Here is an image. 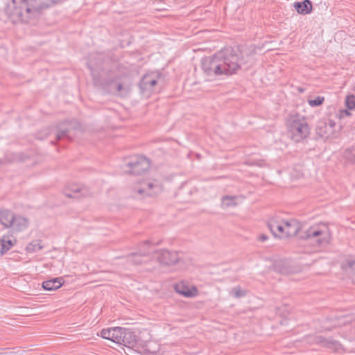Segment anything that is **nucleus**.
Instances as JSON below:
<instances>
[{"label":"nucleus","mask_w":355,"mask_h":355,"mask_svg":"<svg viewBox=\"0 0 355 355\" xmlns=\"http://www.w3.org/2000/svg\"><path fill=\"white\" fill-rule=\"evenodd\" d=\"M95 87L101 88L104 93L119 95L123 90V85L119 81L123 65L111 55L95 53L89 56L87 62Z\"/></svg>","instance_id":"f257e3e1"},{"label":"nucleus","mask_w":355,"mask_h":355,"mask_svg":"<svg viewBox=\"0 0 355 355\" xmlns=\"http://www.w3.org/2000/svg\"><path fill=\"white\" fill-rule=\"evenodd\" d=\"M246 62L239 46L227 47L211 56L203 58L201 67L207 76H230L237 73L242 65Z\"/></svg>","instance_id":"f03ea898"},{"label":"nucleus","mask_w":355,"mask_h":355,"mask_svg":"<svg viewBox=\"0 0 355 355\" xmlns=\"http://www.w3.org/2000/svg\"><path fill=\"white\" fill-rule=\"evenodd\" d=\"M27 0H10L6 3L4 11L8 18L13 23H26L34 18L33 13L27 12Z\"/></svg>","instance_id":"7ed1b4c3"},{"label":"nucleus","mask_w":355,"mask_h":355,"mask_svg":"<svg viewBox=\"0 0 355 355\" xmlns=\"http://www.w3.org/2000/svg\"><path fill=\"white\" fill-rule=\"evenodd\" d=\"M300 239L308 240L310 243L318 247L327 245L330 241V232L325 224L311 226L300 234Z\"/></svg>","instance_id":"20e7f679"},{"label":"nucleus","mask_w":355,"mask_h":355,"mask_svg":"<svg viewBox=\"0 0 355 355\" xmlns=\"http://www.w3.org/2000/svg\"><path fill=\"white\" fill-rule=\"evenodd\" d=\"M288 131L294 141L300 142L309 137L310 128L306 118L297 114L290 117Z\"/></svg>","instance_id":"39448f33"},{"label":"nucleus","mask_w":355,"mask_h":355,"mask_svg":"<svg viewBox=\"0 0 355 355\" xmlns=\"http://www.w3.org/2000/svg\"><path fill=\"white\" fill-rule=\"evenodd\" d=\"M126 172L134 175H140L150 168V161L144 155H134L125 159Z\"/></svg>","instance_id":"423d86ee"},{"label":"nucleus","mask_w":355,"mask_h":355,"mask_svg":"<svg viewBox=\"0 0 355 355\" xmlns=\"http://www.w3.org/2000/svg\"><path fill=\"white\" fill-rule=\"evenodd\" d=\"M28 8L27 12L33 13L35 17L41 15L44 10H47L54 6L60 5L67 0H27Z\"/></svg>","instance_id":"0eeeda50"},{"label":"nucleus","mask_w":355,"mask_h":355,"mask_svg":"<svg viewBox=\"0 0 355 355\" xmlns=\"http://www.w3.org/2000/svg\"><path fill=\"white\" fill-rule=\"evenodd\" d=\"M164 78V75L159 71H152L145 74L138 83L140 93L144 94L150 93L153 87L158 83V80Z\"/></svg>","instance_id":"6e6552de"},{"label":"nucleus","mask_w":355,"mask_h":355,"mask_svg":"<svg viewBox=\"0 0 355 355\" xmlns=\"http://www.w3.org/2000/svg\"><path fill=\"white\" fill-rule=\"evenodd\" d=\"M73 129L71 121L69 120L59 123L56 128L55 141H51V144L54 145L57 141H71L73 140L71 135Z\"/></svg>","instance_id":"1a4fd4ad"},{"label":"nucleus","mask_w":355,"mask_h":355,"mask_svg":"<svg viewBox=\"0 0 355 355\" xmlns=\"http://www.w3.org/2000/svg\"><path fill=\"white\" fill-rule=\"evenodd\" d=\"M155 253L157 254V260L162 265H174L177 263L180 260L178 252L175 251H170L168 250L162 249L156 251Z\"/></svg>","instance_id":"9d476101"},{"label":"nucleus","mask_w":355,"mask_h":355,"mask_svg":"<svg viewBox=\"0 0 355 355\" xmlns=\"http://www.w3.org/2000/svg\"><path fill=\"white\" fill-rule=\"evenodd\" d=\"M173 288L177 293L188 298L194 297L198 294V290L196 286H191L190 287L184 282L175 284Z\"/></svg>","instance_id":"9b49d317"},{"label":"nucleus","mask_w":355,"mask_h":355,"mask_svg":"<svg viewBox=\"0 0 355 355\" xmlns=\"http://www.w3.org/2000/svg\"><path fill=\"white\" fill-rule=\"evenodd\" d=\"M315 343L322 347L331 349L336 352H339L343 349V345L340 342L328 339L322 336H315Z\"/></svg>","instance_id":"f8f14e48"},{"label":"nucleus","mask_w":355,"mask_h":355,"mask_svg":"<svg viewBox=\"0 0 355 355\" xmlns=\"http://www.w3.org/2000/svg\"><path fill=\"white\" fill-rule=\"evenodd\" d=\"M120 333H121V335L123 334L122 337L125 338V341H123V346L130 349H134L135 347H137L139 340L132 329L121 327V331Z\"/></svg>","instance_id":"ddd939ff"},{"label":"nucleus","mask_w":355,"mask_h":355,"mask_svg":"<svg viewBox=\"0 0 355 355\" xmlns=\"http://www.w3.org/2000/svg\"><path fill=\"white\" fill-rule=\"evenodd\" d=\"M272 270L282 275H288L294 272V269L291 265V261L287 259L276 260L272 266Z\"/></svg>","instance_id":"4468645a"},{"label":"nucleus","mask_w":355,"mask_h":355,"mask_svg":"<svg viewBox=\"0 0 355 355\" xmlns=\"http://www.w3.org/2000/svg\"><path fill=\"white\" fill-rule=\"evenodd\" d=\"M347 322L344 315L328 317L324 321L322 328L325 331H331L334 328L345 325Z\"/></svg>","instance_id":"2eb2a0df"},{"label":"nucleus","mask_w":355,"mask_h":355,"mask_svg":"<svg viewBox=\"0 0 355 355\" xmlns=\"http://www.w3.org/2000/svg\"><path fill=\"white\" fill-rule=\"evenodd\" d=\"M14 220L15 222L13 223V225L8 232L10 234L11 236H13L14 234L19 233L26 230L28 227L29 223L28 218L21 216L15 215Z\"/></svg>","instance_id":"dca6fc26"},{"label":"nucleus","mask_w":355,"mask_h":355,"mask_svg":"<svg viewBox=\"0 0 355 355\" xmlns=\"http://www.w3.org/2000/svg\"><path fill=\"white\" fill-rule=\"evenodd\" d=\"M284 237H293L296 236L301 229L300 223L295 219L284 221Z\"/></svg>","instance_id":"f3484780"},{"label":"nucleus","mask_w":355,"mask_h":355,"mask_svg":"<svg viewBox=\"0 0 355 355\" xmlns=\"http://www.w3.org/2000/svg\"><path fill=\"white\" fill-rule=\"evenodd\" d=\"M296 12L302 15H309L313 12V3L311 0H303L302 1H295L293 4Z\"/></svg>","instance_id":"a211bd4d"},{"label":"nucleus","mask_w":355,"mask_h":355,"mask_svg":"<svg viewBox=\"0 0 355 355\" xmlns=\"http://www.w3.org/2000/svg\"><path fill=\"white\" fill-rule=\"evenodd\" d=\"M15 214L9 209H0V223L6 228H10L15 222Z\"/></svg>","instance_id":"6ab92c4d"},{"label":"nucleus","mask_w":355,"mask_h":355,"mask_svg":"<svg viewBox=\"0 0 355 355\" xmlns=\"http://www.w3.org/2000/svg\"><path fill=\"white\" fill-rule=\"evenodd\" d=\"M64 283L63 277H54L51 279L44 281L42 284L43 289L48 291H53L60 288Z\"/></svg>","instance_id":"aec40b11"},{"label":"nucleus","mask_w":355,"mask_h":355,"mask_svg":"<svg viewBox=\"0 0 355 355\" xmlns=\"http://www.w3.org/2000/svg\"><path fill=\"white\" fill-rule=\"evenodd\" d=\"M121 331V327L103 329L101 331V336L104 339H107L115 343V340H119L117 338H120V336L118 335H121V333H120Z\"/></svg>","instance_id":"412c9836"},{"label":"nucleus","mask_w":355,"mask_h":355,"mask_svg":"<svg viewBox=\"0 0 355 355\" xmlns=\"http://www.w3.org/2000/svg\"><path fill=\"white\" fill-rule=\"evenodd\" d=\"M10 236H12L10 233L8 232L0 239V254L3 255L6 254L14 245L16 243V239L12 240L8 239Z\"/></svg>","instance_id":"4be33fe9"},{"label":"nucleus","mask_w":355,"mask_h":355,"mask_svg":"<svg viewBox=\"0 0 355 355\" xmlns=\"http://www.w3.org/2000/svg\"><path fill=\"white\" fill-rule=\"evenodd\" d=\"M268 227L275 237L284 238V225H282L278 222L272 220L268 223Z\"/></svg>","instance_id":"5701e85b"},{"label":"nucleus","mask_w":355,"mask_h":355,"mask_svg":"<svg viewBox=\"0 0 355 355\" xmlns=\"http://www.w3.org/2000/svg\"><path fill=\"white\" fill-rule=\"evenodd\" d=\"M31 155L24 152L12 153L7 157L10 162H25L30 159Z\"/></svg>","instance_id":"b1692460"},{"label":"nucleus","mask_w":355,"mask_h":355,"mask_svg":"<svg viewBox=\"0 0 355 355\" xmlns=\"http://www.w3.org/2000/svg\"><path fill=\"white\" fill-rule=\"evenodd\" d=\"M341 268L346 272L355 275V259H347L341 263Z\"/></svg>","instance_id":"393cba45"},{"label":"nucleus","mask_w":355,"mask_h":355,"mask_svg":"<svg viewBox=\"0 0 355 355\" xmlns=\"http://www.w3.org/2000/svg\"><path fill=\"white\" fill-rule=\"evenodd\" d=\"M327 123L323 121H319L315 127V132L320 137H324L328 132Z\"/></svg>","instance_id":"a878e982"},{"label":"nucleus","mask_w":355,"mask_h":355,"mask_svg":"<svg viewBox=\"0 0 355 355\" xmlns=\"http://www.w3.org/2000/svg\"><path fill=\"white\" fill-rule=\"evenodd\" d=\"M148 254V252H133L128 256V260L129 262H131L135 265H139L141 264L142 263V260L141 259V257L146 256Z\"/></svg>","instance_id":"bb28decb"},{"label":"nucleus","mask_w":355,"mask_h":355,"mask_svg":"<svg viewBox=\"0 0 355 355\" xmlns=\"http://www.w3.org/2000/svg\"><path fill=\"white\" fill-rule=\"evenodd\" d=\"M41 240H34L30 242L26 248V250L28 252H35L38 250H41L43 249V245H41Z\"/></svg>","instance_id":"cd10ccee"},{"label":"nucleus","mask_w":355,"mask_h":355,"mask_svg":"<svg viewBox=\"0 0 355 355\" xmlns=\"http://www.w3.org/2000/svg\"><path fill=\"white\" fill-rule=\"evenodd\" d=\"M236 197L232 196H225L222 198V206L223 207H234L237 205Z\"/></svg>","instance_id":"c85d7f7f"},{"label":"nucleus","mask_w":355,"mask_h":355,"mask_svg":"<svg viewBox=\"0 0 355 355\" xmlns=\"http://www.w3.org/2000/svg\"><path fill=\"white\" fill-rule=\"evenodd\" d=\"M230 295L235 298L243 297L246 295V291L240 287H234L230 291Z\"/></svg>","instance_id":"c756f323"},{"label":"nucleus","mask_w":355,"mask_h":355,"mask_svg":"<svg viewBox=\"0 0 355 355\" xmlns=\"http://www.w3.org/2000/svg\"><path fill=\"white\" fill-rule=\"evenodd\" d=\"M345 105L348 110L355 109V95L348 94L345 98Z\"/></svg>","instance_id":"7c9ffc66"},{"label":"nucleus","mask_w":355,"mask_h":355,"mask_svg":"<svg viewBox=\"0 0 355 355\" xmlns=\"http://www.w3.org/2000/svg\"><path fill=\"white\" fill-rule=\"evenodd\" d=\"M324 101V97L320 96H318L313 99H308V103L312 107L320 106Z\"/></svg>","instance_id":"2f4dec72"},{"label":"nucleus","mask_w":355,"mask_h":355,"mask_svg":"<svg viewBox=\"0 0 355 355\" xmlns=\"http://www.w3.org/2000/svg\"><path fill=\"white\" fill-rule=\"evenodd\" d=\"M80 191V188L78 186L72 187L70 191L65 190L64 194L67 198H75V194Z\"/></svg>","instance_id":"473e14b6"},{"label":"nucleus","mask_w":355,"mask_h":355,"mask_svg":"<svg viewBox=\"0 0 355 355\" xmlns=\"http://www.w3.org/2000/svg\"><path fill=\"white\" fill-rule=\"evenodd\" d=\"M147 187L149 190H151L154 188L156 189V191H155L153 192L148 193L149 196H153L155 194H157L158 192H159L161 191V188H160L159 185L157 184H154L153 182H148Z\"/></svg>","instance_id":"72a5a7b5"},{"label":"nucleus","mask_w":355,"mask_h":355,"mask_svg":"<svg viewBox=\"0 0 355 355\" xmlns=\"http://www.w3.org/2000/svg\"><path fill=\"white\" fill-rule=\"evenodd\" d=\"M351 110L345 109L340 110V115L341 116H350L352 115V113L350 112Z\"/></svg>","instance_id":"f704fd0d"},{"label":"nucleus","mask_w":355,"mask_h":355,"mask_svg":"<svg viewBox=\"0 0 355 355\" xmlns=\"http://www.w3.org/2000/svg\"><path fill=\"white\" fill-rule=\"evenodd\" d=\"M119 336H120V338H117L119 340H115V343L123 345V341H125V339H124L125 338L122 337L123 334L119 335Z\"/></svg>","instance_id":"c9c22d12"},{"label":"nucleus","mask_w":355,"mask_h":355,"mask_svg":"<svg viewBox=\"0 0 355 355\" xmlns=\"http://www.w3.org/2000/svg\"><path fill=\"white\" fill-rule=\"evenodd\" d=\"M268 239V237L266 234H261L259 237V240L261 242L266 241Z\"/></svg>","instance_id":"e433bc0d"},{"label":"nucleus","mask_w":355,"mask_h":355,"mask_svg":"<svg viewBox=\"0 0 355 355\" xmlns=\"http://www.w3.org/2000/svg\"><path fill=\"white\" fill-rule=\"evenodd\" d=\"M136 192L137 194L139 195H142L144 194V193H146V190L144 189H138L136 190Z\"/></svg>","instance_id":"4c0bfd02"},{"label":"nucleus","mask_w":355,"mask_h":355,"mask_svg":"<svg viewBox=\"0 0 355 355\" xmlns=\"http://www.w3.org/2000/svg\"><path fill=\"white\" fill-rule=\"evenodd\" d=\"M352 161L355 162V150L352 151Z\"/></svg>","instance_id":"58836bf2"},{"label":"nucleus","mask_w":355,"mask_h":355,"mask_svg":"<svg viewBox=\"0 0 355 355\" xmlns=\"http://www.w3.org/2000/svg\"><path fill=\"white\" fill-rule=\"evenodd\" d=\"M334 125H335V122L331 120H329V127L333 128Z\"/></svg>","instance_id":"ea45409f"},{"label":"nucleus","mask_w":355,"mask_h":355,"mask_svg":"<svg viewBox=\"0 0 355 355\" xmlns=\"http://www.w3.org/2000/svg\"><path fill=\"white\" fill-rule=\"evenodd\" d=\"M297 91L300 92V93H303L304 91H305V89L302 88V87H298L297 88Z\"/></svg>","instance_id":"a19ab883"},{"label":"nucleus","mask_w":355,"mask_h":355,"mask_svg":"<svg viewBox=\"0 0 355 355\" xmlns=\"http://www.w3.org/2000/svg\"><path fill=\"white\" fill-rule=\"evenodd\" d=\"M150 243V241H148V240H146V241L144 242V245H149Z\"/></svg>","instance_id":"79ce46f5"},{"label":"nucleus","mask_w":355,"mask_h":355,"mask_svg":"<svg viewBox=\"0 0 355 355\" xmlns=\"http://www.w3.org/2000/svg\"><path fill=\"white\" fill-rule=\"evenodd\" d=\"M4 163V162L1 159H0V165L3 164Z\"/></svg>","instance_id":"37998d69"},{"label":"nucleus","mask_w":355,"mask_h":355,"mask_svg":"<svg viewBox=\"0 0 355 355\" xmlns=\"http://www.w3.org/2000/svg\"><path fill=\"white\" fill-rule=\"evenodd\" d=\"M37 138H38L39 139H44V138H42V137H38Z\"/></svg>","instance_id":"c03bdc74"},{"label":"nucleus","mask_w":355,"mask_h":355,"mask_svg":"<svg viewBox=\"0 0 355 355\" xmlns=\"http://www.w3.org/2000/svg\"><path fill=\"white\" fill-rule=\"evenodd\" d=\"M354 91H355V86H354Z\"/></svg>","instance_id":"a18cd8bd"}]
</instances>
